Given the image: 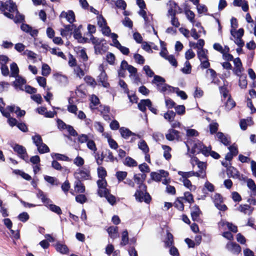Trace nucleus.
Returning <instances> with one entry per match:
<instances>
[{
	"instance_id": "obj_21",
	"label": "nucleus",
	"mask_w": 256,
	"mask_h": 256,
	"mask_svg": "<svg viewBox=\"0 0 256 256\" xmlns=\"http://www.w3.org/2000/svg\"><path fill=\"white\" fill-rule=\"evenodd\" d=\"M119 131L121 136L124 139H128L132 136H137L138 138H140V136L136 134L126 128L122 127L120 128Z\"/></svg>"
},
{
	"instance_id": "obj_41",
	"label": "nucleus",
	"mask_w": 256,
	"mask_h": 256,
	"mask_svg": "<svg viewBox=\"0 0 256 256\" xmlns=\"http://www.w3.org/2000/svg\"><path fill=\"white\" fill-rule=\"evenodd\" d=\"M36 196L38 198L41 199L42 201L44 203V204H48L51 202V200L46 198L44 194L40 190H38V192L36 194Z\"/></svg>"
},
{
	"instance_id": "obj_38",
	"label": "nucleus",
	"mask_w": 256,
	"mask_h": 256,
	"mask_svg": "<svg viewBox=\"0 0 256 256\" xmlns=\"http://www.w3.org/2000/svg\"><path fill=\"white\" fill-rule=\"evenodd\" d=\"M227 174L230 177L238 178L239 176L238 172L233 166H229L226 170Z\"/></svg>"
},
{
	"instance_id": "obj_18",
	"label": "nucleus",
	"mask_w": 256,
	"mask_h": 256,
	"mask_svg": "<svg viewBox=\"0 0 256 256\" xmlns=\"http://www.w3.org/2000/svg\"><path fill=\"white\" fill-rule=\"evenodd\" d=\"M167 6L168 7V16H176L177 8H178V4L174 1L170 0L167 3Z\"/></svg>"
},
{
	"instance_id": "obj_59",
	"label": "nucleus",
	"mask_w": 256,
	"mask_h": 256,
	"mask_svg": "<svg viewBox=\"0 0 256 256\" xmlns=\"http://www.w3.org/2000/svg\"><path fill=\"white\" fill-rule=\"evenodd\" d=\"M36 147L38 151L40 154L48 152L50 151L48 147L43 142Z\"/></svg>"
},
{
	"instance_id": "obj_56",
	"label": "nucleus",
	"mask_w": 256,
	"mask_h": 256,
	"mask_svg": "<svg viewBox=\"0 0 256 256\" xmlns=\"http://www.w3.org/2000/svg\"><path fill=\"white\" fill-rule=\"evenodd\" d=\"M185 14L187 18L192 24H194L195 23V14L192 11L190 10H186L185 11Z\"/></svg>"
},
{
	"instance_id": "obj_13",
	"label": "nucleus",
	"mask_w": 256,
	"mask_h": 256,
	"mask_svg": "<svg viewBox=\"0 0 256 256\" xmlns=\"http://www.w3.org/2000/svg\"><path fill=\"white\" fill-rule=\"evenodd\" d=\"M8 58L6 56L0 55V63L2 64L1 70L4 76H8L9 74L8 67L6 66V64L8 62Z\"/></svg>"
},
{
	"instance_id": "obj_11",
	"label": "nucleus",
	"mask_w": 256,
	"mask_h": 256,
	"mask_svg": "<svg viewBox=\"0 0 256 256\" xmlns=\"http://www.w3.org/2000/svg\"><path fill=\"white\" fill-rule=\"evenodd\" d=\"M74 176L78 180H88L90 176V171L86 168H83L78 170L74 173Z\"/></svg>"
},
{
	"instance_id": "obj_31",
	"label": "nucleus",
	"mask_w": 256,
	"mask_h": 256,
	"mask_svg": "<svg viewBox=\"0 0 256 256\" xmlns=\"http://www.w3.org/2000/svg\"><path fill=\"white\" fill-rule=\"evenodd\" d=\"M16 80L14 82V84L16 89L23 90V86L26 83V80L24 78L18 76Z\"/></svg>"
},
{
	"instance_id": "obj_19",
	"label": "nucleus",
	"mask_w": 256,
	"mask_h": 256,
	"mask_svg": "<svg viewBox=\"0 0 256 256\" xmlns=\"http://www.w3.org/2000/svg\"><path fill=\"white\" fill-rule=\"evenodd\" d=\"M233 62L234 65V72L236 75L240 76L244 70L241 60L239 58H237L234 59Z\"/></svg>"
},
{
	"instance_id": "obj_40",
	"label": "nucleus",
	"mask_w": 256,
	"mask_h": 256,
	"mask_svg": "<svg viewBox=\"0 0 256 256\" xmlns=\"http://www.w3.org/2000/svg\"><path fill=\"white\" fill-rule=\"evenodd\" d=\"M230 34L232 36L231 38H242L244 35V31L242 28H240L238 31L233 29L230 30Z\"/></svg>"
},
{
	"instance_id": "obj_55",
	"label": "nucleus",
	"mask_w": 256,
	"mask_h": 256,
	"mask_svg": "<svg viewBox=\"0 0 256 256\" xmlns=\"http://www.w3.org/2000/svg\"><path fill=\"white\" fill-rule=\"evenodd\" d=\"M161 50L160 52V56L165 58L168 56V52L166 50V44L164 42L160 41Z\"/></svg>"
},
{
	"instance_id": "obj_34",
	"label": "nucleus",
	"mask_w": 256,
	"mask_h": 256,
	"mask_svg": "<svg viewBox=\"0 0 256 256\" xmlns=\"http://www.w3.org/2000/svg\"><path fill=\"white\" fill-rule=\"evenodd\" d=\"M180 180L182 182L184 186L190 191L193 192L196 190V186L193 185L189 180L180 179Z\"/></svg>"
},
{
	"instance_id": "obj_14",
	"label": "nucleus",
	"mask_w": 256,
	"mask_h": 256,
	"mask_svg": "<svg viewBox=\"0 0 256 256\" xmlns=\"http://www.w3.org/2000/svg\"><path fill=\"white\" fill-rule=\"evenodd\" d=\"M166 138L170 141L178 140L180 138V132L173 128L169 129L166 134Z\"/></svg>"
},
{
	"instance_id": "obj_64",
	"label": "nucleus",
	"mask_w": 256,
	"mask_h": 256,
	"mask_svg": "<svg viewBox=\"0 0 256 256\" xmlns=\"http://www.w3.org/2000/svg\"><path fill=\"white\" fill-rule=\"evenodd\" d=\"M164 59L168 60L172 66H177L178 62L174 56L168 55Z\"/></svg>"
},
{
	"instance_id": "obj_33",
	"label": "nucleus",
	"mask_w": 256,
	"mask_h": 256,
	"mask_svg": "<svg viewBox=\"0 0 256 256\" xmlns=\"http://www.w3.org/2000/svg\"><path fill=\"white\" fill-rule=\"evenodd\" d=\"M150 105V100L149 99L142 100L138 104V108L140 110L144 112L146 110V107Z\"/></svg>"
},
{
	"instance_id": "obj_58",
	"label": "nucleus",
	"mask_w": 256,
	"mask_h": 256,
	"mask_svg": "<svg viewBox=\"0 0 256 256\" xmlns=\"http://www.w3.org/2000/svg\"><path fill=\"white\" fill-rule=\"evenodd\" d=\"M127 172L124 171H118L116 174V176L118 181V182L122 181L124 180L127 176Z\"/></svg>"
},
{
	"instance_id": "obj_2",
	"label": "nucleus",
	"mask_w": 256,
	"mask_h": 256,
	"mask_svg": "<svg viewBox=\"0 0 256 256\" xmlns=\"http://www.w3.org/2000/svg\"><path fill=\"white\" fill-rule=\"evenodd\" d=\"M107 182L104 180L98 182V194L100 197H105L110 204L113 205L116 202V198L109 192L106 188Z\"/></svg>"
},
{
	"instance_id": "obj_4",
	"label": "nucleus",
	"mask_w": 256,
	"mask_h": 256,
	"mask_svg": "<svg viewBox=\"0 0 256 256\" xmlns=\"http://www.w3.org/2000/svg\"><path fill=\"white\" fill-rule=\"evenodd\" d=\"M134 196L136 200L139 202H144L148 204L151 200L150 194L146 192V187L144 185L139 186V189L136 191Z\"/></svg>"
},
{
	"instance_id": "obj_49",
	"label": "nucleus",
	"mask_w": 256,
	"mask_h": 256,
	"mask_svg": "<svg viewBox=\"0 0 256 256\" xmlns=\"http://www.w3.org/2000/svg\"><path fill=\"white\" fill-rule=\"evenodd\" d=\"M128 232L127 230H125L123 231L122 233V239L120 242L121 246H126L128 242Z\"/></svg>"
},
{
	"instance_id": "obj_53",
	"label": "nucleus",
	"mask_w": 256,
	"mask_h": 256,
	"mask_svg": "<svg viewBox=\"0 0 256 256\" xmlns=\"http://www.w3.org/2000/svg\"><path fill=\"white\" fill-rule=\"evenodd\" d=\"M238 85L241 88H246L247 86L246 77L244 75H240Z\"/></svg>"
},
{
	"instance_id": "obj_12",
	"label": "nucleus",
	"mask_w": 256,
	"mask_h": 256,
	"mask_svg": "<svg viewBox=\"0 0 256 256\" xmlns=\"http://www.w3.org/2000/svg\"><path fill=\"white\" fill-rule=\"evenodd\" d=\"M13 149L22 158L25 160H28L26 150L23 146L16 144L14 146Z\"/></svg>"
},
{
	"instance_id": "obj_35",
	"label": "nucleus",
	"mask_w": 256,
	"mask_h": 256,
	"mask_svg": "<svg viewBox=\"0 0 256 256\" xmlns=\"http://www.w3.org/2000/svg\"><path fill=\"white\" fill-rule=\"evenodd\" d=\"M51 156L53 159H56V160L66 161V162H70L71 160L66 156L58 154V153H52Z\"/></svg>"
},
{
	"instance_id": "obj_16",
	"label": "nucleus",
	"mask_w": 256,
	"mask_h": 256,
	"mask_svg": "<svg viewBox=\"0 0 256 256\" xmlns=\"http://www.w3.org/2000/svg\"><path fill=\"white\" fill-rule=\"evenodd\" d=\"M168 175V173L164 170H160L159 171V172H152L150 174L152 178L158 182L162 180V178H166Z\"/></svg>"
},
{
	"instance_id": "obj_27",
	"label": "nucleus",
	"mask_w": 256,
	"mask_h": 256,
	"mask_svg": "<svg viewBox=\"0 0 256 256\" xmlns=\"http://www.w3.org/2000/svg\"><path fill=\"white\" fill-rule=\"evenodd\" d=\"M90 107L92 110H94L98 108L100 105V100L98 96L95 95H92L90 98Z\"/></svg>"
},
{
	"instance_id": "obj_10",
	"label": "nucleus",
	"mask_w": 256,
	"mask_h": 256,
	"mask_svg": "<svg viewBox=\"0 0 256 256\" xmlns=\"http://www.w3.org/2000/svg\"><path fill=\"white\" fill-rule=\"evenodd\" d=\"M178 174L181 176V178L180 179H185V180H188V178H189L192 177V176H196V177H200L201 178H204L206 177V174L203 172L202 174H200V172H194V171H190V172H182L179 171L178 172Z\"/></svg>"
},
{
	"instance_id": "obj_1",
	"label": "nucleus",
	"mask_w": 256,
	"mask_h": 256,
	"mask_svg": "<svg viewBox=\"0 0 256 256\" xmlns=\"http://www.w3.org/2000/svg\"><path fill=\"white\" fill-rule=\"evenodd\" d=\"M2 105V103H0V111L4 116L8 118V122L11 126H16L17 120L14 118H10V112L16 113L18 116H22L25 114V111L20 110L18 107L8 106L4 109Z\"/></svg>"
},
{
	"instance_id": "obj_3",
	"label": "nucleus",
	"mask_w": 256,
	"mask_h": 256,
	"mask_svg": "<svg viewBox=\"0 0 256 256\" xmlns=\"http://www.w3.org/2000/svg\"><path fill=\"white\" fill-rule=\"evenodd\" d=\"M152 82L156 84L157 88L160 92L164 94L174 92L175 88L166 84L164 79L160 76H155Z\"/></svg>"
},
{
	"instance_id": "obj_25",
	"label": "nucleus",
	"mask_w": 256,
	"mask_h": 256,
	"mask_svg": "<svg viewBox=\"0 0 256 256\" xmlns=\"http://www.w3.org/2000/svg\"><path fill=\"white\" fill-rule=\"evenodd\" d=\"M247 186L250 190V196H256V184L254 182L251 178H248L246 180Z\"/></svg>"
},
{
	"instance_id": "obj_26",
	"label": "nucleus",
	"mask_w": 256,
	"mask_h": 256,
	"mask_svg": "<svg viewBox=\"0 0 256 256\" xmlns=\"http://www.w3.org/2000/svg\"><path fill=\"white\" fill-rule=\"evenodd\" d=\"M106 230L110 238L115 239L118 237V228L117 226H110Z\"/></svg>"
},
{
	"instance_id": "obj_24",
	"label": "nucleus",
	"mask_w": 256,
	"mask_h": 256,
	"mask_svg": "<svg viewBox=\"0 0 256 256\" xmlns=\"http://www.w3.org/2000/svg\"><path fill=\"white\" fill-rule=\"evenodd\" d=\"M201 212L198 206L194 205L191 208V216L193 220L198 221Z\"/></svg>"
},
{
	"instance_id": "obj_63",
	"label": "nucleus",
	"mask_w": 256,
	"mask_h": 256,
	"mask_svg": "<svg viewBox=\"0 0 256 256\" xmlns=\"http://www.w3.org/2000/svg\"><path fill=\"white\" fill-rule=\"evenodd\" d=\"M44 180L48 182L50 184L52 185H58V182L56 178L52 176H45L44 177Z\"/></svg>"
},
{
	"instance_id": "obj_62",
	"label": "nucleus",
	"mask_w": 256,
	"mask_h": 256,
	"mask_svg": "<svg viewBox=\"0 0 256 256\" xmlns=\"http://www.w3.org/2000/svg\"><path fill=\"white\" fill-rule=\"evenodd\" d=\"M198 167L200 169L199 171L198 172H200V174H202L204 172L206 175V162H200L198 164Z\"/></svg>"
},
{
	"instance_id": "obj_29",
	"label": "nucleus",
	"mask_w": 256,
	"mask_h": 256,
	"mask_svg": "<svg viewBox=\"0 0 256 256\" xmlns=\"http://www.w3.org/2000/svg\"><path fill=\"white\" fill-rule=\"evenodd\" d=\"M238 210L239 211L244 213V214L250 215L252 214L254 210V208L251 207L249 205L244 204L240 205L238 207Z\"/></svg>"
},
{
	"instance_id": "obj_45",
	"label": "nucleus",
	"mask_w": 256,
	"mask_h": 256,
	"mask_svg": "<svg viewBox=\"0 0 256 256\" xmlns=\"http://www.w3.org/2000/svg\"><path fill=\"white\" fill-rule=\"evenodd\" d=\"M146 175L144 174H138L134 176V181L137 184L140 185H144L142 182L146 178Z\"/></svg>"
},
{
	"instance_id": "obj_23",
	"label": "nucleus",
	"mask_w": 256,
	"mask_h": 256,
	"mask_svg": "<svg viewBox=\"0 0 256 256\" xmlns=\"http://www.w3.org/2000/svg\"><path fill=\"white\" fill-rule=\"evenodd\" d=\"M122 68H126V70L130 74V76L135 77L136 74V69L131 65H128L126 60L122 62Z\"/></svg>"
},
{
	"instance_id": "obj_44",
	"label": "nucleus",
	"mask_w": 256,
	"mask_h": 256,
	"mask_svg": "<svg viewBox=\"0 0 256 256\" xmlns=\"http://www.w3.org/2000/svg\"><path fill=\"white\" fill-rule=\"evenodd\" d=\"M176 112L172 110H168L164 114V119L170 122H172L174 120Z\"/></svg>"
},
{
	"instance_id": "obj_37",
	"label": "nucleus",
	"mask_w": 256,
	"mask_h": 256,
	"mask_svg": "<svg viewBox=\"0 0 256 256\" xmlns=\"http://www.w3.org/2000/svg\"><path fill=\"white\" fill-rule=\"evenodd\" d=\"M252 124L253 122L251 118L242 120L240 123V128L242 130H246L248 126H250Z\"/></svg>"
},
{
	"instance_id": "obj_48",
	"label": "nucleus",
	"mask_w": 256,
	"mask_h": 256,
	"mask_svg": "<svg viewBox=\"0 0 256 256\" xmlns=\"http://www.w3.org/2000/svg\"><path fill=\"white\" fill-rule=\"evenodd\" d=\"M45 206L48 208L50 210L58 214H62L60 208L58 206L52 204V202L48 204H45Z\"/></svg>"
},
{
	"instance_id": "obj_17",
	"label": "nucleus",
	"mask_w": 256,
	"mask_h": 256,
	"mask_svg": "<svg viewBox=\"0 0 256 256\" xmlns=\"http://www.w3.org/2000/svg\"><path fill=\"white\" fill-rule=\"evenodd\" d=\"M14 13L16 14L15 16H14L13 14H10L8 12H4V15L9 18L13 19L16 23L20 22L24 20V16L20 14L18 11V10H16V11H15Z\"/></svg>"
},
{
	"instance_id": "obj_5",
	"label": "nucleus",
	"mask_w": 256,
	"mask_h": 256,
	"mask_svg": "<svg viewBox=\"0 0 256 256\" xmlns=\"http://www.w3.org/2000/svg\"><path fill=\"white\" fill-rule=\"evenodd\" d=\"M192 150L194 153L202 152L205 156H208L210 147L204 146L202 142L198 140L192 144Z\"/></svg>"
},
{
	"instance_id": "obj_54",
	"label": "nucleus",
	"mask_w": 256,
	"mask_h": 256,
	"mask_svg": "<svg viewBox=\"0 0 256 256\" xmlns=\"http://www.w3.org/2000/svg\"><path fill=\"white\" fill-rule=\"evenodd\" d=\"M181 71L184 74H190L192 71V66L188 60H186L184 64V66L181 70Z\"/></svg>"
},
{
	"instance_id": "obj_61",
	"label": "nucleus",
	"mask_w": 256,
	"mask_h": 256,
	"mask_svg": "<svg viewBox=\"0 0 256 256\" xmlns=\"http://www.w3.org/2000/svg\"><path fill=\"white\" fill-rule=\"evenodd\" d=\"M22 54L27 56L28 58L32 60L36 59L37 56L36 54L28 50H26L24 51Z\"/></svg>"
},
{
	"instance_id": "obj_43",
	"label": "nucleus",
	"mask_w": 256,
	"mask_h": 256,
	"mask_svg": "<svg viewBox=\"0 0 256 256\" xmlns=\"http://www.w3.org/2000/svg\"><path fill=\"white\" fill-rule=\"evenodd\" d=\"M98 173L100 179L98 180L97 184H98V182L102 180H104L106 182L104 178L106 176V172L103 167L100 166L98 168Z\"/></svg>"
},
{
	"instance_id": "obj_36",
	"label": "nucleus",
	"mask_w": 256,
	"mask_h": 256,
	"mask_svg": "<svg viewBox=\"0 0 256 256\" xmlns=\"http://www.w3.org/2000/svg\"><path fill=\"white\" fill-rule=\"evenodd\" d=\"M138 148L142 151L143 153H148L149 148L146 142L143 140H140L138 144Z\"/></svg>"
},
{
	"instance_id": "obj_28",
	"label": "nucleus",
	"mask_w": 256,
	"mask_h": 256,
	"mask_svg": "<svg viewBox=\"0 0 256 256\" xmlns=\"http://www.w3.org/2000/svg\"><path fill=\"white\" fill-rule=\"evenodd\" d=\"M233 5L235 6H241L244 12H247L248 10V2L242 0H234Z\"/></svg>"
},
{
	"instance_id": "obj_52",
	"label": "nucleus",
	"mask_w": 256,
	"mask_h": 256,
	"mask_svg": "<svg viewBox=\"0 0 256 256\" xmlns=\"http://www.w3.org/2000/svg\"><path fill=\"white\" fill-rule=\"evenodd\" d=\"M73 25H66L64 26V28L60 30V34L62 36H66L68 34L69 32H71L72 30Z\"/></svg>"
},
{
	"instance_id": "obj_47",
	"label": "nucleus",
	"mask_w": 256,
	"mask_h": 256,
	"mask_svg": "<svg viewBox=\"0 0 256 256\" xmlns=\"http://www.w3.org/2000/svg\"><path fill=\"white\" fill-rule=\"evenodd\" d=\"M162 148L164 150V156L166 160H170L172 157L170 153L172 148L169 146L166 145H162Z\"/></svg>"
},
{
	"instance_id": "obj_9",
	"label": "nucleus",
	"mask_w": 256,
	"mask_h": 256,
	"mask_svg": "<svg viewBox=\"0 0 256 256\" xmlns=\"http://www.w3.org/2000/svg\"><path fill=\"white\" fill-rule=\"evenodd\" d=\"M110 38L112 40V45L118 48L120 52L124 54H128L129 50L128 48L122 46L119 42L117 40L118 35L116 34L112 33L110 34Z\"/></svg>"
},
{
	"instance_id": "obj_60",
	"label": "nucleus",
	"mask_w": 256,
	"mask_h": 256,
	"mask_svg": "<svg viewBox=\"0 0 256 256\" xmlns=\"http://www.w3.org/2000/svg\"><path fill=\"white\" fill-rule=\"evenodd\" d=\"M74 74L80 78H82L84 76V71L79 66H76L74 68Z\"/></svg>"
},
{
	"instance_id": "obj_42",
	"label": "nucleus",
	"mask_w": 256,
	"mask_h": 256,
	"mask_svg": "<svg viewBox=\"0 0 256 256\" xmlns=\"http://www.w3.org/2000/svg\"><path fill=\"white\" fill-rule=\"evenodd\" d=\"M56 248L58 252L63 254H67L68 252V249L67 246L60 243H58L56 244Z\"/></svg>"
},
{
	"instance_id": "obj_6",
	"label": "nucleus",
	"mask_w": 256,
	"mask_h": 256,
	"mask_svg": "<svg viewBox=\"0 0 256 256\" xmlns=\"http://www.w3.org/2000/svg\"><path fill=\"white\" fill-rule=\"evenodd\" d=\"M17 6L16 4L12 0H9L4 2L0 1V10L4 12H6V10H8L10 14L14 13L16 11Z\"/></svg>"
},
{
	"instance_id": "obj_39",
	"label": "nucleus",
	"mask_w": 256,
	"mask_h": 256,
	"mask_svg": "<svg viewBox=\"0 0 256 256\" xmlns=\"http://www.w3.org/2000/svg\"><path fill=\"white\" fill-rule=\"evenodd\" d=\"M138 14L144 18L145 23L146 25H151V20H152V16H147L146 12L145 10H140L138 12Z\"/></svg>"
},
{
	"instance_id": "obj_15",
	"label": "nucleus",
	"mask_w": 256,
	"mask_h": 256,
	"mask_svg": "<svg viewBox=\"0 0 256 256\" xmlns=\"http://www.w3.org/2000/svg\"><path fill=\"white\" fill-rule=\"evenodd\" d=\"M60 18H66L70 24L75 21V14L72 10L62 12L60 16Z\"/></svg>"
},
{
	"instance_id": "obj_20",
	"label": "nucleus",
	"mask_w": 256,
	"mask_h": 256,
	"mask_svg": "<svg viewBox=\"0 0 256 256\" xmlns=\"http://www.w3.org/2000/svg\"><path fill=\"white\" fill-rule=\"evenodd\" d=\"M226 248L234 254H238L241 252V247L236 243L230 242L226 246Z\"/></svg>"
},
{
	"instance_id": "obj_22",
	"label": "nucleus",
	"mask_w": 256,
	"mask_h": 256,
	"mask_svg": "<svg viewBox=\"0 0 256 256\" xmlns=\"http://www.w3.org/2000/svg\"><path fill=\"white\" fill-rule=\"evenodd\" d=\"M20 28L22 31L30 34L33 37L36 36L38 33V30L33 29L29 25L26 24H22L21 25Z\"/></svg>"
},
{
	"instance_id": "obj_32",
	"label": "nucleus",
	"mask_w": 256,
	"mask_h": 256,
	"mask_svg": "<svg viewBox=\"0 0 256 256\" xmlns=\"http://www.w3.org/2000/svg\"><path fill=\"white\" fill-rule=\"evenodd\" d=\"M74 192L77 193H84L85 192V187L80 180H77L74 184Z\"/></svg>"
},
{
	"instance_id": "obj_46",
	"label": "nucleus",
	"mask_w": 256,
	"mask_h": 256,
	"mask_svg": "<svg viewBox=\"0 0 256 256\" xmlns=\"http://www.w3.org/2000/svg\"><path fill=\"white\" fill-rule=\"evenodd\" d=\"M10 76L12 77H16L18 76L19 69L16 63L13 62L10 64Z\"/></svg>"
},
{
	"instance_id": "obj_51",
	"label": "nucleus",
	"mask_w": 256,
	"mask_h": 256,
	"mask_svg": "<svg viewBox=\"0 0 256 256\" xmlns=\"http://www.w3.org/2000/svg\"><path fill=\"white\" fill-rule=\"evenodd\" d=\"M124 164L128 166H136L138 165L137 162L132 158L128 156L125 158Z\"/></svg>"
},
{
	"instance_id": "obj_50",
	"label": "nucleus",
	"mask_w": 256,
	"mask_h": 256,
	"mask_svg": "<svg viewBox=\"0 0 256 256\" xmlns=\"http://www.w3.org/2000/svg\"><path fill=\"white\" fill-rule=\"evenodd\" d=\"M226 102H225V108L227 110H230L234 108L236 106L235 102L230 98L228 97V99L226 100Z\"/></svg>"
},
{
	"instance_id": "obj_30",
	"label": "nucleus",
	"mask_w": 256,
	"mask_h": 256,
	"mask_svg": "<svg viewBox=\"0 0 256 256\" xmlns=\"http://www.w3.org/2000/svg\"><path fill=\"white\" fill-rule=\"evenodd\" d=\"M216 138L222 143L224 144L226 146H228L230 144L229 138L221 132H218L216 134Z\"/></svg>"
},
{
	"instance_id": "obj_7",
	"label": "nucleus",
	"mask_w": 256,
	"mask_h": 256,
	"mask_svg": "<svg viewBox=\"0 0 256 256\" xmlns=\"http://www.w3.org/2000/svg\"><path fill=\"white\" fill-rule=\"evenodd\" d=\"M97 22L102 34L106 36H110V30L107 26L106 20L102 16H97Z\"/></svg>"
},
{
	"instance_id": "obj_57",
	"label": "nucleus",
	"mask_w": 256,
	"mask_h": 256,
	"mask_svg": "<svg viewBox=\"0 0 256 256\" xmlns=\"http://www.w3.org/2000/svg\"><path fill=\"white\" fill-rule=\"evenodd\" d=\"M208 50L205 49H200L198 50V56L200 60H203L208 58Z\"/></svg>"
},
{
	"instance_id": "obj_8",
	"label": "nucleus",
	"mask_w": 256,
	"mask_h": 256,
	"mask_svg": "<svg viewBox=\"0 0 256 256\" xmlns=\"http://www.w3.org/2000/svg\"><path fill=\"white\" fill-rule=\"evenodd\" d=\"M98 69L101 72L98 76V82L99 84H101L104 88H108L109 86V84L108 82L107 75L104 70V65L100 64L99 66Z\"/></svg>"
}]
</instances>
